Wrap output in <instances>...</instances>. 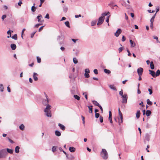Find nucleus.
<instances>
[{
	"mask_svg": "<svg viewBox=\"0 0 160 160\" xmlns=\"http://www.w3.org/2000/svg\"><path fill=\"white\" fill-rule=\"evenodd\" d=\"M51 108V106L49 105H47L46 108L44 110L45 115L48 117H51L50 109Z\"/></svg>",
	"mask_w": 160,
	"mask_h": 160,
	"instance_id": "nucleus-1",
	"label": "nucleus"
},
{
	"mask_svg": "<svg viewBox=\"0 0 160 160\" xmlns=\"http://www.w3.org/2000/svg\"><path fill=\"white\" fill-rule=\"evenodd\" d=\"M101 156L104 159H107L108 157V152L105 149H102L101 152Z\"/></svg>",
	"mask_w": 160,
	"mask_h": 160,
	"instance_id": "nucleus-2",
	"label": "nucleus"
},
{
	"mask_svg": "<svg viewBox=\"0 0 160 160\" xmlns=\"http://www.w3.org/2000/svg\"><path fill=\"white\" fill-rule=\"evenodd\" d=\"M7 154L5 149H3L0 151V158H5Z\"/></svg>",
	"mask_w": 160,
	"mask_h": 160,
	"instance_id": "nucleus-3",
	"label": "nucleus"
},
{
	"mask_svg": "<svg viewBox=\"0 0 160 160\" xmlns=\"http://www.w3.org/2000/svg\"><path fill=\"white\" fill-rule=\"evenodd\" d=\"M44 94L45 95L46 98L43 100L42 101V103L44 105H46V106H47V105H48V103L49 100L48 98L47 95L45 93H44Z\"/></svg>",
	"mask_w": 160,
	"mask_h": 160,
	"instance_id": "nucleus-4",
	"label": "nucleus"
},
{
	"mask_svg": "<svg viewBox=\"0 0 160 160\" xmlns=\"http://www.w3.org/2000/svg\"><path fill=\"white\" fill-rule=\"evenodd\" d=\"M122 103H126L128 98L127 95L126 94H124L123 96L122 97Z\"/></svg>",
	"mask_w": 160,
	"mask_h": 160,
	"instance_id": "nucleus-5",
	"label": "nucleus"
},
{
	"mask_svg": "<svg viewBox=\"0 0 160 160\" xmlns=\"http://www.w3.org/2000/svg\"><path fill=\"white\" fill-rule=\"evenodd\" d=\"M118 113H119V115L120 116V118L121 119L120 120H119L118 122L119 123V124H120V123H122V122L123 117H122V114L121 112L120 111L119 108H118Z\"/></svg>",
	"mask_w": 160,
	"mask_h": 160,
	"instance_id": "nucleus-6",
	"label": "nucleus"
},
{
	"mask_svg": "<svg viewBox=\"0 0 160 160\" xmlns=\"http://www.w3.org/2000/svg\"><path fill=\"white\" fill-rule=\"evenodd\" d=\"M138 75H142L143 72V69L142 68H139L137 71Z\"/></svg>",
	"mask_w": 160,
	"mask_h": 160,
	"instance_id": "nucleus-7",
	"label": "nucleus"
},
{
	"mask_svg": "<svg viewBox=\"0 0 160 160\" xmlns=\"http://www.w3.org/2000/svg\"><path fill=\"white\" fill-rule=\"evenodd\" d=\"M104 19L102 18V17H100L98 19V22L97 24L98 25H101L103 22Z\"/></svg>",
	"mask_w": 160,
	"mask_h": 160,
	"instance_id": "nucleus-8",
	"label": "nucleus"
},
{
	"mask_svg": "<svg viewBox=\"0 0 160 160\" xmlns=\"http://www.w3.org/2000/svg\"><path fill=\"white\" fill-rule=\"evenodd\" d=\"M121 30L119 28L117 30L116 32L115 33V35L116 37H118L119 36V35L121 34Z\"/></svg>",
	"mask_w": 160,
	"mask_h": 160,
	"instance_id": "nucleus-9",
	"label": "nucleus"
},
{
	"mask_svg": "<svg viewBox=\"0 0 160 160\" xmlns=\"http://www.w3.org/2000/svg\"><path fill=\"white\" fill-rule=\"evenodd\" d=\"M42 18V17L41 14H39V15L37 17V18L38 19V22H42L43 21V20H41Z\"/></svg>",
	"mask_w": 160,
	"mask_h": 160,
	"instance_id": "nucleus-10",
	"label": "nucleus"
},
{
	"mask_svg": "<svg viewBox=\"0 0 160 160\" xmlns=\"http://www.w3.org/2000/svg\"><path fill=\"white\" fill-rule=\"evenodd\" d=\"M38 74L36 72H34L33 75V77L34 81H37L38 80V78L37 77Z\"/></svg>",
	"mask_w": 160,
	"mask_h": 160,
	"instance_id": "nucleus-11",
	"label": "nucleus"
},
{
	"mask_svg": "<svg viewBox=\"0 0 160 160\" xmlns=\"http://www.w3.org/2000/svg\"><path fill=\"white\" fill-rule=\"evenodd\" d=\"M108 120L110 121V122L111 123H112V112L111 111H109Z\"/></svg>",
	"mask_w": 160,
	"mask_h": 160,
	"instance_id": "nucleus-12",
	"label": "nucleus"
},
{
	"mask_svg": "<svg viewBox=\"0 0 160 160\" xmlns=\"http://www.w3.org/2000/svg\"><path fill=\"white\" fill-rule=\"evenodd\" d=\"M149 74L151 75L153 77H155V72L151 70H149Z\"/></svg>",
	"mask_w": 160,
	"mask_h": 160,
	"instance_id": "nucleus-13",
	"label": "nucleus"
},
{
	"mask_svg": "<svg viewBox=\"0 0 160 160\" xmlns=\"http://www.w3.org/2000/svg\"><path fill=\"white\" fill-rule=\"evenodd\" d=\"M58 126L60 128V129L62 130H64L65 129V127L63 125L60 123L58 124Z\"/></svg>",
	"mask_w": 160,
	"mask_h": 160,
	"instance_id": "nucleus-14",
	"label": "nucleus"
},
{
	"mask_svg": "<svg viewBox=\"0 0 160 160\" xmlns=\"http://www.w3.org/2000/svg\"><path fill=\"white\" fill-rule=\"evenodd\" d=\"M130 42L132 47H134L136 46L135 43L132 40H130Z\"/></svg>",
	"mask_w": 160,
	"mask_h": 160,
	"instance_id": "nucleus-15",
	"label": "nucleus"
},
{
	"mask_svg": "<svg viewBox=\"0 0 160 160\" xmlns=\"http://www.w3.org/2000/svg\"><path fill=\"white\" fill-rule=\"evenodd\" d=\"M69 150L71 152H74L75 151L76 149L73 147H70L69 148Z\"/></svg>",
	"mask_w": 160,
	"mask_h": 160,
	"instance_id": "nucleus-16",
	"label": "nucleus"
},
{
	"mask_svg": "<svg viewBox=\"0 0 160 160\" xmlns=\"http://www.w3.org/2000/svg\"><path fill=\"white\" fill-rule=\"evenodd\" d=\"M150 136L147 133L145 135V139L147 141H149L150 139Z\"/></svg>",
	"mask_w": 160,
	"mask_h": 160,
	"instance_id": "nucleus-17",
	"label": "nucleus"
},
{
	"mask_svg": "<svg viewBox=\"0 0 160 160\" xmlns=\"http://www.w3.org/2000/svg\"><path fill=\"white\" fill-rule=\"evenodd\" d=\"M109 87L111 89H112L113 90L116 91L117 90L116 88L114 86V85H109Z\"/></svg>",
	"mask_w": 160,
	"mask_h": 160,
	"instance_id": "nucleus-18",
	"label": "nucleus"
},
{
	"mask_svg": "<svg viewBox=\"0 0 160 160\" xmlns=\"http://www.w3.org/2000/svg\"><path fill=\"white\" fill-rule=\"evenodd\" d=\"M11 47L12 50H15L16 48V45L14 44H12L11 45Z\"/></svg>",
	"mask_w": 160,
	"mask_h": 160,
	"instance_id": "nucleus-19",
	"label": "nucleus"
},
{
	"mask_svg": "<svg viewBox=\"0 0 160 160\" xmlns=\"http://www.w3.org/2000/svg\"><path fill=\"white\" fill-rule=\"evenodd\" d=\"M55 135L59 137L61 135V132L58 130H56V131H55Z\"/></svg>",
	"mask_w": 160,
	"mask_h": 160,
	"instance_id": "nucleus-20",
	"label": "nucleus"
},
{
	"mask_svg": "<svg viewBox=\"0 0 160 160\" xmlns=\"http://www.w3.org/2000/svg\"><path fill=\"white\" fill-rule=\"evenodd\" d=\"M140 111L139 110H138L136 113V117L137 118H138L140 117Z\"/></svg>",
	"mask_w": 160,
	"mask_h": 160,
	"instance_id": "nucleus-21",
	"label": "nucleus"
},
{
	"mask_svg": "<svg viewBox=\"0 0 160 160\" xmlns=\"http://www.w3.org/2000/svg\"><path fill=\"white\" fill-rule=\"evenodd\" d=\"M88 108L89 109V113H92V106H88Z\"/></svg>",
	"mask_w": 160,
	"mask_h": 160,
	"instance_id": "nucleus-22",
	"label": "nucleus"
},
{
	"mask_svg": "<svg viewBox=\"0 0 160 160\" xmlns=\"http://www.w3.org/2000/svg\"><path fill=\"white\" fill-rule=\"evenodd\" d=\"M93 103L95 105V106H98L99 107L100 106V104H99V103L96 101H92Z\"/></svg>",
	"mask_w": 160,
	"mask_h": 160,
	"instance_id": "nucleus-23",
	"label": "nucleus"
},
{
	"mask_svg": "<svg viewBox=\"0 0 160 160\" xmlns=\"http://www.w3.org/2000/svg\"><path fill=\"white\" fill-rule=\"evenodd\" d=\"M20 149V148L19 146H17L15 148V152L16 153H18L19 152V149Z\"/></svg>",
	"mask_w": 160,
	"mask_h": 160,
	"instance_id": "nucleus-24",
	"label": "nucleus"
},
{
	"mask_svg": "<svg viewBox=\"0 0 160 160\" xmlns=\"http://www.w3.org/2000/svg\"><path fill=\"white\" fill-rule=\"evenodd\" d=\"M151 114V112L150 111L148 110L146 111V114L147 116H150Z\"/></svg>",
	"mask_w": 160,
	"mask_h": 160,
	"instance_id": "nucleus-25",
	"label": "nucleus"
},
{
	"mask_svg": "<svg viewBox=\"0 0 160 160\" xmlns=\"http://www.w3.org/2000/svg\"><path fill=\"white\" fill-rule=\"evenodd\" d=\"M35 3H34L33 6H32L31 8V10L33 12H34L35 11L36 9V8L35 7Z\"/></svg>",
	"mask_w": 160,
	"mask_h": 160,
	"instance_id": "nucleus-26",
	"label": "nucleus"
},
{
	"mask_svg": "<svg viewBox=\"0 0 160 160\" xmlns=\"http://www.w3.org/2000/svg\"><path fill=\"white\" fill-rule=\"evenodd\" d=\"M160 74V71L159 70H157L156 73H155V77L159 76Z\"/></svg>",
	"mask_w": 160,
	"mask_h": 160,
	"instance_id": "nucleus-27",
	"label": "nucleus"
},
{
	"mask_svg": "<svg viewBox=\"0 0 160 160\" xmlns=\"http://www.w3.org/2000/svg\"><path fill=\"white\" fill-rule=\"evenodd\" d=\"M104 71L105 72V73H107L108 74H109L111 73L110 71L106 69H104Z\"/></svg>",
	"mask_w": 160,
	"mask_h": 160,
	"instance_id": "nucleus-28",
	"label": "nucleus"
},
{
	"mask_svg": "<svg viewBox=\"0 0 160 160\" xmlns=\"http://www.w3.org/2000/svg\"><path fill=\"white\" fill-rule=\"evenodd\" d=\"M63 11L64 12H67V11H68V8L65 5H64L63 7Z\"/></svg>",
	"mask_w": 160,
	"mask_h": 160,
	"instance_id": "nucleus-29",
	"label": "nucleus"
},
{
	"mask_svg": "<svg viewBox=\"0 0 160 160\" xmlns=\"http://www.w3.org/2000/svg\"><path fill=\"white\" fill-rule=\"evenodd\" d=\"M147 103L149 105H152V102L150 101V100L149 99H148L147 100Z\"/></svg>",
	"mask_w": 160,
	"mask_h": 160,
	"instance_id": "nucleus-30",
	"label": "nucleus"
},
{
	"mask_svg": "<svg viewBox=\"0 0 160 160\" xmlns=\"http://www.w3.org/2000/svg\"><path fill=\"white\" fill-rule=\"evenodd\" d=\"M150 66L151 68L152 69H154V64H153V62H150Z\"/></svg>",
	"mask_w": 160,
	"mask_h": 160,
	"instance_id": "nucleus-31",
	"label": "nucleus"
},
{
	"mask_svg": "<svg viewBox=\"0 0 160 160\" xmlns=\"http://www.w3.org/2000/svg\"><path fill=\"white\" fill-rule=\"evenodd\" d=\"M4 87L2 84H0V91L1 92L3 91Z\"/></svg>",
	"mask_w": 160,
	"mask_h": 160,
	"instance_id": "nucleus-32",
	"label": "nucleus"
},
{
	"mask_svg": "<svg viewBox=\"0 0 160 160\" xmlns=\"http://www.w3.org/2000/svg\"><path fill=\"white\" fill-rule=\"evenodd\" d=\"M19 128L22 130H23L24 128V126L23 124H22L19 126Z\"/></svg>",
	"mask_w": 160,
	"mask_h": 160,
	"instance_id": "nucleus-33",
	"label": "nucleus"
},
{
	"mask_svg": "<svg viewBox=\"0 0 160 160\" xmlns=\"http://www.w3.org/2000/svg\"><path fill=\"white\" fill-rule=\"evenodd\" d=\"M7 150L8 152L10 154H12L13 153V150L12 149L9 148H7Z\"/></svg>",
	"mask_w": 160,
	"mask_h": 160,
	"instance_id": "nucleus-34",
	"label": "nucleus"
},
{
	"mask_svg": "<svg viewBox=\"0 0 160 160\" xmlns=\"http://www.w3.org/2000/svg\"><path fill=\"white\" fill-rule=\"evenodd\" d=\"M156 13L150 19V22H153L154 19L155 17Z\"/></svg>",
	"mask_w": 160,
	"mask_h": 160,
	"instance_id": "nucleus-35",
	"label": "nucleus"
},
{
	"mask_svg": "<svg viewBox=\"0 0 160 160\" xmlns=\"http://www.w3.org/2000/svg\"><path fill=\"white\" fill-rule=\"evenodd\" d=\"M12 38L15 40L17 39V36L16 34H14L13 36L12 37Z\"/></svg>",
	"mask_w": 160,
	"mask_h": 160,
	"instance_id": "nucleus-36",
	"label": "nucleus"
},
{
	"mask_svg": "<svg viewBox=\"0 0 160 160\" xmlns=\"http://www.w3.org/2000/svg\"><path fill=\"white\" fill-rule=\"evenodd\" d=\"M77 100H79L80 99V97L77 95H75L73 96Z\"/></svg>",
	"mask_w": 160,
	"mask_h": 160,
	"instance_id": "nucleus-37",
	"label": "nucleus"
},
{
	"mask_svg": "<svg viewBox=\"0 0 160 160\" xmlns=\"http://www.w3.org/2000/svg\"><path fill=\"white\" fill-rule=\"evenodd\" d=\"M73 62L74 64H76L78 62V61L77 58H73Z\"/></svg>",
	"mask_w": 160,
	"mask_h": 160,
	"instance_id": "nucleus-38",
	"label": "nucleus"
},
{
	"mask_svg": "<svg viewBox=\"0 0 160 160\" xmlns=\"http://www.w3.org/2000/svg\"><path fill=\"white\" fill-rule=\"evenodd\" d=\"M65 24L68 28L70 27L69 22L68 21H67L65 22Z\"/></svg>",
	"mask_w": 160,
	"mask_h": 160,
	"instance_id": "nucleus-39",
	"label": "nucleus"
},
{
	"mask_svg": "<svg viewBox=\"0 0 160 160\" xmlns=\"http://www.w3.org/2000/svg\"><path fill=\"white\" fill-rule=\"evenodd\" d=\"M107 14H106L105 13H102V16L101 17H102V18L104 19L105 16H107Z\"/></svg>",
	"mask_w": 160,
	"mask_h": 160,
	"instance_id": "nucleus-40",
	"label": "nucleus"
},
{
	"mask_svg": "<svg viewBox=\"0 0 160 160\" xmlns=\"http://www.w3.org/2000/svg\"><path fill=\"white\" fill-rule=\"evenodd\" d=\"M110 16H108L106 19V21L108 23V25L109 26V24L108 23L109 21V18Z\"/></svg>",
	"mask_w": 160,
	"mask_h": 160,
	"instance_id": "nucleus-41",
	"label": "nucleus"
},
{
	"mask_svg": "<svg viewBox=\"0 0 160 160\" xmlns=\"http://www.w3.org/2000/svg\"><path fill=\"white\" fill-rule=\"evenodd\" d=\"M151 88H152V87H151ZM148 91L149 92V94L151 95L152 93V88H148Z\"/></svg>",
	"mask_w": 160,
	"mask_h": 160,
	"instance_id": "nucleus-42",
	"label": "nucleus"
},
{
	"mask_svg": "<svg viewBox=\"0 0 160 160\" xmlns=\"http://www.w3.org/2000/svg\"><path fill=\"white\" fill-rule=\"evenodd\" d=\"M96 21H92L91 22V25L92 26H94L96 24Z\"/></svg>",
	"mask_w": 160,
	"mask_h": 160,
	"instance_id": "nucleus-43",
	"label": "nucleus"
},
{
	"mask_svg": "<svg viewBox=\"0 0 160 160\" xmlns=\"http://www.w3.org/2000/svg\"><path fill=\"white\" fill-rule=\"evenodd\" d=\"M37 62L38 63H40L41 62V58H39L38 57H37Z\"/></svg>",
	"mask_w": 160,
	"mask_h": 160,
	"instance_id": "nucleus-44",
	"label": "nucleus"
},
{
	"mask_svg": "<svg viewBox=\"0 0 160 160\" xmlns=\"http://www.w3.org/2000/svg\"><path fill=\"white\" fill-rule=\"evenodd\" d=\"M85 73L89 74L90 73V71L88 69H85Z\"/></svg>",
	"mask_w": 160,
	"mask_h": 160,
	"instance_id": "nucleus-45",
	"label": "nucleus"
},
{
	"mask_svg": "<svg viewBox=\"0 0 160 160\" xmlns=\"http://www.w3.org/2000/svg\"><path fill=\"white\" fill-rule=\"evenodd\" d=\"M119 94L122 97V96H123L124 95H123V92L122 90L121 91L119 92Z\"/></svg>",
	"mask_w": 160,
	"mask_h": 160,
	"instance_id": "nucleus-46",
	"label": "nucleus"
},
{
	"mask_svg": "<svg viewBox=\"0 0 160 160\" xmlns=\"http://www.w3.org/2000/svg\"><path fill=\"white\" fill-rule=\"evenodd\" d=\"M123 49V47H120L118 48L119 52L120 53L121 52Z\"/></svg>",
	"mask_w": 160,
	"mask_h": 160,
	"instance_id": "nucleus-47",
	"label": "nucleus"
},
{
	"mask_svg": "<svg viewBox=\"0 0 160 160\" xmlns=\"http://www.w3.org/2000/svg\"><path fill=\"white\" fill-rule=\"evenodd\" d=\"M100 121L101 122H102L103 121V117L100 116L99 117Z\"/></svg>",
	"mask_w": 160,
	"mask_h": 160,
	"instance_id": "nucleus-48",
	"label": "nucleus"
},
{
	"mask_svg": "<svg viewBox=\"0 0 160 160\" xmlns=\"http://www.w3.org/2000/svg\"><path fill=\"white\" fill-rule=\"evenodd\" d=\"M7 139H8L9 141L12 143H14V142L10 138H9L8 137L7 138Z\"/></svg>",
	"mask_w": 160,
	"mask_h": 160,
	"instance_id": "nucleus-49",
	"label": "nucleus"
},
{
	"mask_svg": "<svg viewBox=\"0 0 160 160\" xmlns=\"http://www.w3.org/2000/svg\"><path fill=\"white\" fill-rule=\"evenodd\" d=\"M100 114L99 113H96L95 114V116L96 118H98Z\"/></svg>",
	"mask_w": 160,
	"mask_h": 160,
	"instance_id": "nucleus-50",
	"label": "nucleus"
},
{
	"mask_svg": "<svg viewBox=\"0 0 160 160\" xmlns=\"http://www.w3.org/2000/svg\"><path fill=\"white\" fill-rule=\"evenodd\" d=\"M52 151L53 152H54L56 150V147L55 146H53L52 148Z\"/></svg>",
	"mask_w": 160,
	"mask_h": 160,
	"instance_id": "nucleus-51",
	"label": "nucleus"
},
{
	"mask_svg": "<svg viewBox=\"0 0 160 160\" xmlns=\"http://www.w3.org/2000/svg\"><path fill=\"white\" fill-rule=\"evenodd\" d=\"M6 15H3L2 17V19L3 21L4 19L6 18Z\"/></svg>",
	"mask_w": 160,
	"mask_h": 160,
	"instance_id": "nucleus-52",
	"label": "nucleus"
},
{
	"mask_svg": "<svg viewBox=\"0 0 160 160\" xmlns=\"http://www.w3.org/2000/svg\"><path fill=\"white\" fill-rule=\"evenodd\" d=\"M94 73L95 74H98V71L97 69H95L93 71Z\"/></svg>",
	"mask_w": 160,
	"mask_h": 160,
	"instance_id": "nucleus-53",
	"label": "nucleus"
},
{
	"mask_svg": "<svg viewBox=\"0 0 160 160\" xmlns=\"http://www.w3.org/2000/svg\"><path fill=\"white\" fill-rule=\"evenodd\" d=\"M84 76H85V77L86 78H88L90 76L89 74H88L87 73H85Z\"/></svg>",
	"mask_w": 160,
	"mask_h": 160,
	"instance_id": "nucleus-54",
	"label": "nucleus"
},
{
	"mask_svg": "<svg viewBox=\"0 0 160 160\" xmlns=\"http://www.w3.org/2000/svg\"><path fill=\"white\" fill-rule=\"evenodd\" d=\"M151 22V24H150V27L152 29L153 28V22Z\"/></svg>",
	"mask_w": 160,
	"mask_h": 160,
	"instance_id": "nucleus-55",
	"label": "nucleus"
},
{
	"mask_svg": "<svg viewBox=\"0 0 160 160\" xmlns=\"http://www.w3.org/2000/svg\"><path fill=\"white\" fill-rule=\"evenodd\" d=\"M153 38L154 39H156V40H157V42H159V43H160V42L158 41V37L157 36H154L153 37Z\"/></svg>",
	"mask_w": 160,
	"mask_h": 160,
	"instance_id": "nucleus-56",
	"label": "nucleus"
},
{
	"mask_svg": "<svg viewBox=\"0 0 160 160\" xmlns=\"http://www.w3.org/2000/svg\"><path fill=\"white\" fill-rule=\"evenodd\" d=\"M42 24H36V25H35L34 26V27L35 28H38V27L41 25Z\"/></svg>",
	"mask_w": 160,
	"mask_h": 160,
	"instance_id": "nucleus-57",
	"label": "nucleus"
},
{
	"mask_svg": "<svg viewBox=\"0 0 160 160\" xmlns=\"http://www.w3.org/2000/svg\"><path fill=\"white\" fill-rule=\"evenodd\" d=\"M125 40H126L125 37H124V36H123L122 37V41L124 42V41Z\"/></svg>",
	"mask_w": 160,
	"mask_h": 160,
	"instance_id": "nucleus-58",
	"label": "nucleus"
},
{
	"mask_svg": "<svg viewBox=\"0 0 160 160\" xmlns=\"http://www.w3.org/2000/svg\"><path fill=\"white\" fill-rule=\"evenodd\" d=\"M45 18H46L48 19H49V15L47 13L46 15L45 16Z\"/></svg>",
	"mask_w": 160,
	"mask_h": 160,
	"instance_id": "nucleus-59",
	"label": "nucleus"
},
{
	"mask_svg": "<svg viewBox=\"0 0 160 160\" xmlns=\"http://www.w3.org/2000/svg\"><path fill=\"white\" fill-rule=\"evenodd\" d=\"M61 36H58V37H57V40L58 41H60L61 40Z\"/></svg>",
	"mask_w": 160,
	"mask_h": 160,
	"instance_id": "nucleus-60",
	"label": "nucleus"
},
{
	"mask_svg": "<svg viewBox=\"0 0 160 160\" xmlns=\"http://www.w3.org/2000/svg\"><path fill=\"white\" fill-rule=\"evenodd\" d=\"M25 30L26 29L25 28H23L22 31V35L24 34V32L25 31Z\"/></svg>",
	"mask_w": 160,
	"mask_h": 160,
	"instance_id": "nucleus-61",
	"label": "nucleus"
},
{
	"mask_svg": "<svg viewBox=\"0 0 160 160\" xmlns=\"http://www.w3.org/2000/svg\"><path fill=\"white\" fill-rule=\"evenodd\" d=\"M22 4V2L21 1H20L18 3V5L19 6H21Z\"/></svg>",
	"mask_w": 160,
	"mask_h": 160,
	"instance_id": "nucleus-62",
	"label": "nucleus"
},
{
	"mask_svg": "<svg viewBox=\"0 0 160 160\" xmlns=\"http://www.w3.org/2000/svg\"><path fill=\"white\" fill-rule=\"evenodd\" d=\"M127 52H128V55L129 56H130L131 55V54L130 53L128 49H127Z\"/></svg>",
	"mask_w": 160,
	"mask_h": 160,
	"instance_id": "nucleus-63",
	"label": "nucleus"
},
{
	"mask_svg": "<svg viewBox=\"0 0 160 160\" xmlns=\"http://www.w3.org/2000/svg\"><path fill=\"white\" fill-rule=\"evenodd\" d=\"M81 17V15L80 14H79V15H75V18H76Z\"/></svg>",
	"mask_w": 160,
	"mask_h": 160,
	"instance_id": "nucleus-64",
	"label": "nucleus"
}]
</instances>
